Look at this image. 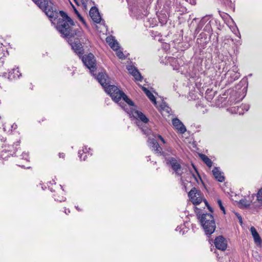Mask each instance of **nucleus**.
Segmentation results:
<instances>
[{"instance_id": "obj_1", "label": "nucleus", "mask_w": 262, "mask_h": 262, "mask_svg": "<svg viewBox=\"0 0 262 262\" xmlns=\"http://www.w3.org/2000/svg\"><path fill=\"white\" fill-rule=\"evenodd\" d=\"M33 1L51 20L57 19L56 29L62 37L68 39V41H71L75 37L81 36V30L74 28L75 23L71 17L63 11L58 12L50 0Z\"/></svg>"}, {"instance_id": "obj_2", "label": "nucleus", "mask_w": 262, "mask_h": 262, "mask_svg": "<svg viewBox=\"0 0 262 262\" xmlns=\"http://www.w3.org/2000/svg\"><path fill=\"white\" fill-rule=\"evenodd\" d=\"M96 77L105 92L110 95L112 100L115 102L118 103L122 98L129 106L135 105L134 102L123 91L120 90L115 85L110 84V79L105 73H99Z\"/></svg>"}, {"instance_id": "obj_3", "label": "nucleus", "mask_w": 262, "mask_h": 262, "mask_svg": "<svg viewBox=\"0 0 262 262\" xmlns=\"http://www.w3.org/2000/svg\"><path fill=\"white\" fill-rule=\"evenodd\" d=\"M203 230L207 236L211 235L216 229V224L213 216L209 213H198L196 214Z\"/></svg>"}, {"instance_id": "obj_4", "label": "nucleus", "mask_w": 262, "mask_h": 262, "mask_svg": "<svg viewBox=\"0 0 262 262\" xmlns=\"http://www.w3.org/2000/svg\"><path fill=\"white\" fill-rule=\"evenodd\" d=\"M158 3L163 5L162 9L168 13L174 14L176 12L185 11V8L178 4L177 0H158Z\"/></svg>"}, {"instance_id": "obj_5", "label": "nucleus", "mask_w": 262, "mask_h": 262, "mask_svg": "<svg viewBox=\"0 0 262 262\" xmlns=\"http://www.w3.org/2000/svg\"><path fill=\"white\" fill-rule=\"evenodd\" d=\"M82 61L84 64L90 70L93 76H95L94 72L96 71V61L94 55L90 53L87 55L82 56Z\"/></svg>"}, {"instance_id": "obj_6", "label": "nucleus", "mask_w": 262, "mask_h": 262, "mask_svg": "<svg viewBox=\"0 0 262 262\" xmlns=\"http://www.w3.org/2000/svg\"><path fill=\"white\" fill-rule=\"evenodd\" d=\"M167 164H169L172 169L178 176H181L183 172L181 171V165L178 160L174 157H169L166 159Z\"/></svg>"}, {"instance_id": "obj_7", "label": "nucleus", "mask_w": 262, "mask_h": 262, "mask_svg": "<svg viewBox=\"0 0 262 262\" xmlns=\"http://www.w3.org/2000/svg\"><path fill=\"white\" fill-rule=\"evenodd\" d=\"M188 195L190 201L195 205L200 204L202 201V198L201 196V192L195 187L192 188L189 192Z\"/></svg>"}, {"instance_id": "obj_8", "label": "nucleus", "mask_w": 262, "mask_h": 262, "mask_svg": "<svg viewBox=\"0 0 262 262\" xmlns=\"http://www.w3.org/2000/svg\"><path fill=\"white\" fill-rule=\"evenodd\" d=\"M78 37H75L74 38V42H72V40L68 42L70 44L72 49L74 51V52L79 56H82L83 54V49L82 44L78 40Z\"/></svg>"}, {"instance_id": "obj_9", "label": "nucleus", "mask_w": 262, "mask_h": 262, "mask_svg": "<svg viewBox=\"0 0 262 262\" xmlns=\"http://www.w3.org/2000/svg\"><path fill=\"white\" fill-rule=\"evenodd\" d=\"M133 12L137 19L141 18L147 14V9L142 5L134 7Z\"/></svg>"}, {"instance_id": "obj_10", "label": "nucleus", "mask_w": 262, "mask_h": 262, "mask_svg": "<svg viewBox=\"0 0 262 262\" xmlns=\"http://www.w3.org/2000/svg\"><path fill=\"white\" fill-rule=\"evenodd\" d=\"M147 143L150 148L154 150L156 154L160 155H163L162 147L159 145L155 139L149 138L147 140Z\"/></svg>"}, {"instance_id": "obj_11", "label": "nucleus", "mask_w": 262, "mask_h": 262, "mask_svg": "<svg viewBox=\"0 0 262 262\" xmlns=\"http://www.w3.org/2000/svg\"><path fill=\"white\" fill-rule=\"evenodd\" d=\"M89 15L95 23L99 24L102 20L99 10L95 6L92 7L91 8L89 11Z\"/></svg>"}, {"instance_id": "obj_12", "label": "nucleus", "mask_w": 262, "mask_h": 262, "mask_svg": "<svg viewBox=\"0 0 262 262\" xmlns=\"http://www.w3.org/2000/svg\"><path fill=\"white\" fill-rule=\"evenodd\" d=\"M214 245L215 247L221 251H225L227 249V244L226 239L222 235L215 238Z\"/></svg>"}, {"instance_id": "obj_13", "label": "nucleus", "mask_w": 262, "mask_h": 262, "mask_svg": "<svg viewBox=\"0 0 262 262\" xmlns=\"http://www.w3.org/2000/svg\"><path fill=\"white\" fill-rule=\"evenodd\" d=\"M129 73L131 74L135 78L136 81H142L143 77L138 70L134 66L129 65L126 67Z\"/></svg>"}, {"instance_id": "obj_14", "label": "nucleus", "mask_w": 262, "mask_h": 262, "mask_svg": "<svg viewBox=\"0 0 262 262\" xmlns=\"http://www.w3.org/2000/svg\"><path fill=\"white\" fill-rule=\"evenodd\" d=\"M133 116L136 119L142 121L144 123H147L149 121L148 118L141 112L137 110L131 111Z\"/></svg>"}, {"instance_id": "obj_15", "label": "nucleus", "mask_w": 262, "mask_h": 262, "mask_svg": "<svg viewBox=\"0 0 262 262\" xmlns=\"http://www.w3.org/2000/svg\"><path fill=\"white\" fill-rule=\"evenodd\" d=\"M172 124L181 134H184L186 131L185 126L178 118H173L172 120Z\"/></svg>"}, {"instance_id": "obj_16", "label": "nucleus", "mask_w": 262, "mask_h": 262, "mask_svg": "<svg viewBox=\"0 0 262 262\" xmlns=\"http://www.w3.org/2000/svg\"><path fill=\"white\" fill-rule=\"evenodd\" d=\"M250 231L254 239L255 244L258 247H260L262 245V240L255 227L253 226L251 227L250 228Z\"/></svg>"}, {"instance_id": "obj_17", "label": "nucleus", "mask_w": 262, "mask_h": 262, "mask_svg": "<svg viewBox=\"0 0 262 262\" xmlns=\"http://www.w3.org/2000/svg\"><path fill=\"white\" fill-rule=\"evenodd\" d=\"M249 105L243 104L239 106L232 107L230 110L232 112L238 114L239 115H243L245 112H247L249 110Z\"/></svg>"}, {"instance_id": "obj_18", "label": "nucleus", "mask_w": 262, "mask_h": 262, "mask_svg": "<svg viewBox=\"0 0 262 262\" xmlns=\"http://www.w3.org/2000/svg\"><path fill=\"white\" fill-rule=\"evenodd\" d=\"M21 76V73H20L18 68L13 69L8 73V79L11 80H15L19 79Z\"/></svg>"}, {"instance_id": "obj_19", "label": "nucleus", "mask_w": 262, "mask_h": 262, "mask_svg": "<svg viewBox=\"0 0 262 262\" xmlns=\"http://www.w3.org/2000/svg\"><path fill=\"white\" fill-rule=\"evenodd\" d=\"M226 75L228 76V82L229 83H232L235 80L238 79L240 77L239 73L234 71H228Z\"/></svg>"}, {"instance_id": "obj_20", "label": "nucleus", "mask_w": 262, "mask_h": 262, "mask_svg": "<svg viewBox=\"0 0 262 262\" xmlns=\"http://www.w3.org/2000/svg\"><path fill=\"white\" fill-rule=\"evenodd\" d=\"M172 13H166L164 10L162 9V10L161 11V12L159 13V14L158 15V19L162 25L166 24L167 22L168 18L170 16L171 14Z\"/></svg>"}, {"instance_id": "obj_21", "label": "nucleus", "mask_w": 262, "mask_h": 262, "mask_svg": "<svg viewBox=\"0 0 262 262\" xmlns=\"http://www.w3.org/2000/svg\"><path fill=\"white\" fill-rule=\"evenodd\" d=\"M212 173L215 178L220 182H223L225 180V178L223 176V173L220 171V168L215 167L212 170Z\"/></svg>"}, {"instance_id": "obj_22", "label": "nucleus", "mask_w": 262, "mask_h": 262, "mask_svg": "<svg viewBox=\"0 0 262 262\" xmlns=\"http://www.w3.org/2000/svg\"><path fill=\"white\" fill-rule=\"evenodd\" d=\"M106 41L114 50H118L119 48V43L117 40L113 37H107L106 38Z\"/></svg>"}, {"instance_id": "obj_23", "label": "nucleus", "mask_w": 262, "mask_h": 262, "mask_svg": "<svg viewBox=\"0 0 262 262\" xmlns=\"http://www.w3.org/2000/svg\"><path fill=\"white\" fill-rule=\"evenodd\" d=\"M214 21V20L210 19V16H208V20L205 24V26L204 28V31L208 33L211 32L212 31L211 26Z\"/></svg>"}, {"instance_id": "obj_24", "label": "nucleus", "mask_w": 262, "mask_h": 262, "mask_svg": "<svg viewBox=\"0 0 262 262\" xmlns=\"http://www.w3.org/2000/svg\"><path fill=\"white\" fill-rule=\"evenodd\" d=\"M208 19V16H206L202 18L200 21V23L198 25L196 28L195 29V33H199L202 29L203 26L205 25V23L207 21Z\"/></svg>"}, {"instance_id": "obj_25", "label": "nucleus", "mask_w": 262, "mask_h": 262, "mask_svg": "<svg viewBox=\"0 0 262 262\" xmlns=\"http://www.w3.org/2000/svg\"><path fill=\"white\" fill-rule=\"evenodd\" d=\"M216 93V91H213L212 90L207 89L205 93V98L207 101L211 102Z\"/></svg>"}, {"instance_id": "obj_26", "label": "nucleus", "mask_w": 262, "mask_h": 262, "mask_svg": "<svg viewBox=\"0 0 262 262\" xmlns=\"http://www.w3.org/2000/svg\"><path fill=\"white\" fill-rule=\"evenodd\" d=\"M168 60L170 65L172 67L173 69L174 70H178L180 66L178 60L174 57H169Z\"/></svg>"}, {"instance_id": "obj_27", "label": "nucleus", "mask_w": 262, "mask_h": 262, "mask_svg": "<svg viewBox=\"0 0 262 262\" xmlns=\"http://www.w3.org/2000/svg\"><path fill=\"white\" fill-rule=\"evenodd\" d=\"M200 157L208 167H211L212 166V162L206 155L204 154H200Z\"/></svg>"}, {"instance_id": "obj_28", "label": "nucleus", "mask_w": 262, "mask_h": 262, "mask_svg": "<svg viewBox=\"0 0 262 262\" xmlns=\"http://www.w3.org/2000/svg\"><path fill=\"white\" fill-rule=\"evenodd\" d=\"M87 151L88 150L86 147H85L84 149L79 150L78 155L80 160L85 161L86 160V157H87Z\"/></svg>"}, {"instance_id": "obj_29", "label": "nucleus", "mask_w": 262, "mask_h": 262, "mask_svg": "<svg viewBox=\"0 0 262 262\" xmlns=\"http://www.w3.org/2000/svg\"><path fill=\"white\" fill-rule=\"evenodd\" d=\"M221 4L227 9H232L233 4L231 0H219Z\"/></svg>"}, {"instance_id": "obj_30", "label": "nucleus", "mask_w": 262, "mask_h": 262, "mask_svg": "<svg viewBox=\"0 0 262 262\" xmlns=\"http://www.w3.org/2000/svg\"><path fill=\"white\" fill-rule=\"evenodd\" d=\"M218 12L220 15V16L222 18V19L224 20H227L230 16L227 13L221 11V10H218Z\"/></svg>"}, {"instance_id": "obj_31", "label": "nucleus", "mask_w": 262, "mask_h": 262, "mask_svg": "<svg viewBox=\"0 0 262 262\" xmlns=\"http://www.w3.org/2000/svg\"><path fill=\"white\" fill-rule=\"evenodd\" d=\"M239 203L245 208H248L250 206V203L249 201L246 199H242L239 201Z\"/></svg>"}, {"instance_id": "obj_32", "label": "nucleus", "mask_w": 262, "mask_h": 262, "mask_svg": "<svg viewBox=\"0 0 262 262\" xmlns=\"http://www.w3.org/2000/svg\"><path fill=\"white\" fill-rule=\"evenodd\" d=\"M146 96L152 102L155 104L157 103L156 98L150 91L147 95H146Z\"/></svg>"}, {"instance_id": "obj_33", "label": "nucleus", "mask_w": 262, "mask_h": 262, "mask_svg": "<svg viewBox=\"0 0 262 262\" xmlns=\"http://www.w3.org/2000/svg\"><path fill=\"white\" fill-rule=\"evenodd\" d=\"M217 204H218L221 210L223 211V213L226 214L225 209L222 204V201L221 200L219 199V200H217Z\"/></svg>"}, {"instance_id": "obj_34", "label": "nucleus", "mask_w": 262, "mask_h": 262, "mask_svg": "<svg viewBox=\"0 0 262 262\" xmlns=\"http://www.w3.org/2000/svg\"><path fill=\"white\" fill-rule=\"evenodd\" d=\"M116 51H117V55L119 58L122 59L125 58V56H124L123 53L121 51L118 50Z\"/></svg>"}, {"instance_id": "obj_35", "label": "nucleus", "mask_w": 262, "mask_h": 262, "mask_svg": "<svg viewBox=\"0 0 262 262\" xmlns=\"http://www.w3.org/2000/svg\"><path fill=\"white\" fill-rule=\"evenodd\" d=\"M257 199L258 201L262 202V188L258 191Z\"/></svg>"}, {"instance_id": "obj_36", "label": "nucleus", "mask_w": 262, "mask_h": 262, "mask_svg": "<svg viewBox=\"0 0 262 262\" xmlns=\"http://www.w3.org/2000/svg\"><path fill=\"white\" fill-rule=\"evenodd\" d=\"M234 213L235 215H236V216L237 217V218L238 219L240 224L242 225L243 224V219H242V216L238 213H237L236 212H234Z\"/></svg>"}, {"instance_id": "obj_37", "label": "nucleus", "mask_w": 262, "mask_h": 262, "mask_svg": "<svg viewBox=\"0 0 262 262\" xmlns=\"http://www.w3.org/2000/svg\"><path fill=\"white\" fill-rule=\"evenodd\" d=\"M73 7L74 8L75 13L76 14V15L77 16L79 19L80 18H81V17H82L81 16V15L79 13V12L78 11V10L75 8V7L73 5Z\"/></svg>"}, {"instance_id": "obj_38", "label": "nucleus", "mask_w": 262, "mask_h": 262, "mask_svg": "<svg viewBox=\"0 0 262 262\" xmlns=\"http://www.w3.org/2000/svg\"><path fill=\"white\" fill-rule=\"evenodd\" d=\"M205 204L206 205V206H207V208L208 209H209V210L211 212H213V209L209 205L208 202H207L206 200H205Z\"/></svg>"}, {"instance_id": "obj_39", "label": "nucleus", "mask_w": 262, "mask_h": 262, "mask_svg": "<svg viewBox=\"0 0 262 262\" xmlns=\"http://www.w3.org/2000/svg\"><path fill=\"white\" fill-rule=\"evenodd\" d=\"M142 89L144 92L145 93L146 95H147L149 92H150V91L145 87L142 86Z\"/></svg>"}, {"instance_id": "obj_40", "label": "nucleus", "mask_w": 262, "mask_h": 262, "mask_svg": "<svg viewBox=\"0 0 262 262\" xmlns=\"http://www.w3.org/2000/svg\"><path fill=\"white\" fill-rule=\"evenodd\" d=\"M142 89L144 92L145 93L146 95H147L149 92H150V91L145 87L142 86Z\"/></svg>"}, {"instance_id": "obj_41", "label": "nucleus", "mask_w": 262, "mask_h": 262, "mask_svg": "<svg viewBox=\"0 0 262 262\" xmlns=\"http://www.w3.org/2000/svg\"><path fill=\"white\" fill-rule=\"evenodd\" d=\"M176 230L177 231H179L180 233L182 232V234H184V231H182V229L181 228V227L178 226L177 227Z\"/></svg>"}, {"instance_id": "obj_42", "label": "nucleus", "mask_w": 262, "mask_h": 262, "mask_svg": "<svg viewBox=\"0 0 262 262\" xmlns=\"http://www.w3.org/2000/svg\"><path fill=\"white\" fill-rule=\"evenodd\" d=\"M22 158L23 159H25L26 160H27V158L28 157V155L27 153H26V152H23L22 154Z\"/></svg>"}, {"instance_id": "obj_43", "label": "nucleus", "mask_w": 262, "mask_h": 262, "mask_svg": "<svg viewBox=\"0 0 262 262\" xmlns=\"http://www.w3.org/2000/svg\"><path fill=\"white\" fill-rule=\"evenodd\" d=\"M185 1L191 5H195L196 3L195 0H185Z\"/></svg>"}, {"instance_id": "obj_44", "label": "nucleus", "mask_w": 262, "mask_h": 262, "mask_svg": "<svg viewBox=\"0 0 262 262\" xmlns=\"http://www.w3.org/2000/svg\"><path fill=\"white\" fill-rule=\"evenodd\" d=\"M79 20L82 22V23L85 26V27H87L88 25H87V24L85 21V20L84 19V18H83V17H81V18H80Z\"/></svg>"}, {"instance_id": "obj_45", "label": "nucleus", "mask_w": 262, "mask_h": 262, "mask_svg": "<svg viewBox=\"0 0 262 262\" xmlns=\"http://www.w3.org/2000/svg\"><path fill=\"white\" fill-rule=\"evenodd\" d=\"M54 199L55 201H59V202H61L62 201H64L65 200V198H64L63 197H62L61 199L55 198Z\"/></svg>"}, {"instance_id": "obj_46", "label": "nucleus", "mask_w": 262, "mask_h": 262, "mask_svg": "<svg viewBox=\"0 0 262 262\" xmlns=\"http://www.w3.org/2000/svg\"><path fill=\"white\" fill-rule=\"evenodd\" d=\"M225 98L224 97H220L218 100L219 101H221V103H222L223 102H224L225 101Z\"/></svg>"}, {"instance_id": "obj_47", "label": "nucleus", "mask_w": 262, "mask_h": 262, "mask_svg": "<svg viewBox=\"0 0 262 262\" xmlns=\"http://www.w3.org/2000/svg\"><path fill=\"white\" fill-rule=\"evenodd\" d=\"M158 137L159 139L161 140V141L163 143H165V140L164 139V138L160 135H158Z\"/></svg>"}, {"instance_id": "obj_48", "label": "nucleus", "mask_w": 262, "mask_h": 262, "mask_svg": "<svg viewBox=\"0 0 262 262\" xmlns=\"http://www.w3.org/2000/svg\"><path fill=\"white\" fill-rule=\"evenodd\" d=\"M181 181L182 182V184L183 185L184 189L185 190H186V186L185 185V183L184 182L182 178H181Z\"/></svg>"}, {"instance_id": "obj_49", "label": "nucleus", "mask_w": 262, "mask_h": 262, "mask_svg": "<svg viewBox=\"0 0 262 262\" xmlns=\"http://www.w3.org/2000/svg\"><path fill=\"white\" fill-rule=\"evenodd\" d=\"M64 156H65V155L63 153H59V158H64Z\"/></svg>"}, {"instance_id": "obj_50", "label": "nucleus", "mask_w": 262, "mask_h": 262, "mask_svg": "<svg viewBox=\"0 0 262 262\" xmlns=\"http://www.w3.org/2000/svg\"><path fill=\"white\" fill-rule=\"evenodd\" d=\"M64 212L66 214H68L70 212V210L69 209H66Z\"/></svg>"}, {"instance_id": "obj_51", "label": "nucleus", "mask_w": 262, "mask_h": 262, "mask_svg": "<svg viewBox=\"0 0 262 262\" xmlns=\"http://www.w3.org/2000/svg\"><path fill=\"white\" fill-rule=\"evenodd\" d=\"M82 5H83V7H84V9H86V5L85 3V2H82Z\"/></svg>"}, {"instance_id": "obj_52", "label": "nucleus", "mask_w": 262, "mask_h": 262, "mask_svg": "<svg viewBox=\"0 0 262 262\" xmlns=\"http://www.w3.org/2000/svg\"><path fill=\"white\" fill-rule=\"evenodd\" d=\"M74 2H75V3L77 5H79V4H78V2H77V0H74Z\"/></svg>"}, {"instance_id": "obj_53", "label": "nucleus", "mask_w": 262, "mask_h": 262, "mask_svg": "<svg viewBox=\"0 0 262 262\" xmlns=\"http://www.w3.org/2000/svg\"><path fill=\"white\" fill-rule=\"evenodd\" d=\"M193 167L194 168L195 170L196 171V172H198L196 168L195 167V166L193 165Z\"/></svg>"}, {"instance_id": "obj_54", "label": "nucleus", "mask_w": 262, "mask_h": 262, "mask_svg": "<svg viewBox=\"0 0 262 262\" xmlns=\"http://www.w3.org/2000/svg\"><path fill=\"white\" fill-rule=\"evenodd\" d=\"M125 106V105L124 106H122V107L124 108V110H126Z\"/></svg>"}, {"instance_id": "obj_55", "label": "nucleus", "mask_w": 262, "mask_h": 262, "mask_svg": "<svg viewBox=\"0 0 262 262\" xmlns=\"http://www.w3.org/2000/svg\"><path fill=\"white\" fill-rule=\"evenodd\" d=\"M192 176L194 177V178L195 179H196V177H195V176L194 175V174H192Z\"/></svg>"}, {"instance_id": "obj_56", "label": "nucleus", "mask_w": 262, "mask_h": 262, "mask_svg": "<svg viewBox=\"0 0 262 262\" xmlns=\"http://www.w3.org/2000/svg\"><path fill=\"white\" fill-rule=\"evenodd\" d=\"M200 35H201V36H205V34H200Z\"/></svg>"}, {"instance_id": "obj_57", "label": "nucleus", "mask_w": 262, "mask_h": 262, "mask_svg": "<svg viewBox=\"0 0 262 262\" xmlns=\"http://www.w3.org/2000/svg\"><path fill=\"white\" fill-rule=\"evenodd\" d=\"M76 209H77V210H80V209H79V207H76Z\"/></svg>"}, {"instance_id": "obj_58", "label": "nucleus", "mask_w": 262, "mask_h": 262, "mask_svg": "<svg viewBox=\"0 0 262 262\" xmlns=\"http://www.w3.org/2000/svg\"><path fill=\"white\" fill-rule=\"evenodd\" d=\"M216 104L220 105V103H218L217 102H216Z\"/></svg>"}]
</instances>
